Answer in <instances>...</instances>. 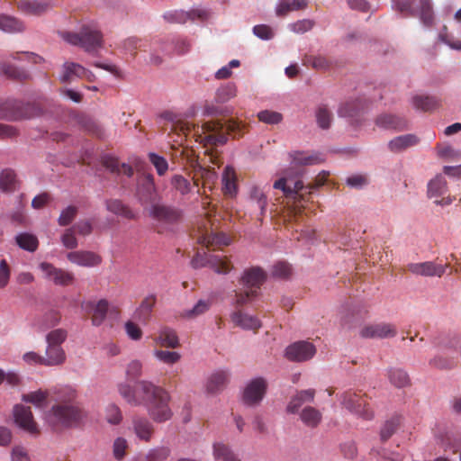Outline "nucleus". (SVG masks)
<instances>
[{
  "label": "nucleus",
  "instance_id": "nucleus-37",
  "mask_svg": "<svg viewBox=\"0 0 461 461\" xmlns=\"http://www.w3.org/2000/svg\"><path fill=\"white\" fill-rule=\"evenodd\" d=\"M300 418L307 427L315 428L321 423L322 415L316 408L307 406L301 411Z\"/></svg>",
  "mask_w": 461,
  "mask_h": 461
},
{
  "label": "nucleus",
  "instance_id": "nucleus-59",
  "mask_svg": "<svg viewBox=\"0 0 461 461\" xmlns=\"http://www.w3.org/2000/svg\"><path fill=\"white\" fill-rule=\"evenodd\" d=\"M2 72L7 77L17 80H24L28 77L26 71L18 69L17 68L6 63L2 65Z\"/></svg>",
  "mask_w": 461,
  "mask_h": 461
},
{
  "label": "nucleus",
  "instance_id": "nucleus-21",
  "mask_svg": "<svg viewBox=\"0 0 461 461\" xmlns=\"http://www.w3.org/2000/svg\"><path fill=\"white\" fill-rule=\"evenodd\" d=\"M198 242L208 249H216L230 243V239L222 232L204 231L197 238Z\"/></svg>",
  "mask_w": 461,
  "mask_h": 461
},
{
  "label": "nucleus",
  "instance_id": "nucleus-4",
  "mask_svg": "<svg viewBox=\"0 0 461 461\" xmlns=\"http://www.w3.org/2000/svg\"><path fill=\"white\" fill-rule=\"evenodd\" d=\"M329 176L328 172L320 173L313 183L309 184L307 186L303 185L301 180H294L290 177L284 176L275 181L273 187L280 189L285 197L288 200L287 204L290 208L291 214L295 221H299L304 203L308 202L312 192L323 185Z\"/></svg>",
  "mask_w": 461,
  "mask_h": 461
},
{
  "label": "nucleus",
  "instance_id": "nucleus-49",
  "mask_svg": "<svg viewBox=\"0 0 461 461\" xmlns=\"http://www.w3.org/2000/svg\"><path fill=\"white\" fill-rule=\"evenodd\" d=\"M234 298L232 302V305L236 308L241 307L247 304L249 301L256 298L258 293L256 290H246L244 292L241 291H234Z\"/></svg>",
  "mask_w": 461,
  "mask_h": 461
},
{
  "label": "nucleus",
  "instance_id": "nucleus-58",
  "mask_svg": "<svg viewBox=\"0 0 461 461\" xmlns=\"http://www.w3.org/2000/svg\"><path fill=\"white\" fill-rule=\"evenodd\" d=\"M171 185L183 195L188 194L191 190L190 182L181 175L172 176Z\"/></svg>",
  "mask_w": 461,
  "mask_h": 461
},
{
  "label": "nucleus",
  "instance_id": "nucleus-2",
  "mask_svg": "<svg viewBox=\"0 0 461 461\" xmlns=\"http://www.w3.org/2000/svg\"><path fill=\"white\" fill-rule=\"evenodd\" d=\"M161 117L171 122V131L184 135L193 132L194 136L196 137V140L203 143L205 146L225 144L228 135L235 131L239 127L234 122L222 123L219 121L206 122L202 126H198L189 122L176 120V116L169 112L164 113Z\"/></svg>",
  "mask_w": 461,
  "mask_h": 461
},
{
  "label": "nucleus",
  "instance_id": "nucleus-20",
  "mask_svg": "<svg viewBox=\"0 0 461 461\" xmlns=\"http://www.w3.org/2000/svg\"><path fill=\"white\" fill-rule=\"evenodd\" d=\"M67 258L72 264L84 267H97L102 263V258L98 254L87 250L71 251L67 254Z\"/></svg>",
  "mask_w": 461,
  "mask_h": 461
},
{
  "label": "nucleus",
  "instance_id": "nucleus-25",
  "mask_svg": "<svg viewBox=\"0 0 461 461\" xmlns=\"http://www.w3.org/2000/svg\"><path fill=\"white\" fill-rule=\"evenodd\" d=\"M87 307L92 312V324L94 326H100L104 321L108 312V301L105 299H101L97 302H88Z\"/></svg>",
  "mask_w": 461,
  "mask_h": 461
},
{
  "label": "nucleus",
  "instance_id": "nucleus-45",
  "mask_svg": "<svg viewBox=\"0 0 461 461\" xmlns=\"http://www.w3.org/2000/svg\"><path fill=\"white\" fill-rule=\"evenodd\" d=\"M213 456L217 461H240L230 448L223 443L213 445Z\"/></svg>",
  "mask_w": 461,
  "mask_h": 461
},
{
  "label": "nucleus",
  "instance_id": "nucleus-9",
  "mask_svg": "<svg viewBox=\"0 0 461 461\" xmlns=\"http://www.w3.org/2000/svg\"><path fill=\"white\" fill-rule=\"evenodd\" d=\"M191 264L194 268H200L210 265L213 270L218 274H228L233 267L230 260L227 257H221L215 255H207L197 252L193 258Z\"/></svg>",
  "mask_w": 461,
  "mask_h": 461
},
{
  "label": "nucleus",
  "instance_id": "nucleus-24",
  "mask_svg": "<svg viewBox=\"0 0 461 461\" xmlns=\"http://www.w3.org/2000/svg\"><path fill=\"white\" fill-rule=\"evenodd\" d=\"M376 126L386 130L402 131L407 128V121L401 116L391 113H382L375 119Z\"/></svg>",
  "mask_w": 461,
  "mask_h": 461
},
{
  "label": "nucleus",
  "instance_id": "nucleus-17",
  "mask_svg": "<svg viewBox=\"0 0 461 461\" xmlns=\"http://www.w3.org/2000/svg\"><path fill=\"white\" fill-rule=\"evenodd\" d=\"M131 428L136 438L144 443H149L155 434L154 425L144 416H133L131 419Z\"/></svg>",
  "mask_w": 461,
  "mask_h": 461
},
{
  "label": "nucleus",
  "instance_id": "nucleus-12",
  "mask_svg": "<svg viewBox=\"0 0 461 461\" xmlns=\"http://www.w3.org/2000/svg\"><path fill=\"white\" fill-rule=\"evenodd\" d=\"M267 381L262 377H257L248 383L244 388L242 400L245 404L254 406L258 404L266 394Z\"/></svg>",
  "mask_w": 461,
  "mask_h": 461
},
{
  "label": "nucleus",
  "instance_id": "nucleus-61",
  "mask_svg": "<svg viewBox=\"0 0 461 461\" xmlns=\"http://www.w3.org/2000/svg\"><path fill=\"white\" fill-rule=\"evenodd\" d=\"M258 118L267 124H277L283 120V115L277 112L265 110L258 113Z\"/></svg>",
  "mask_w": 461,
  "mask_h": 461
},
{
  "label": "nucleus",
  "instance_id": "nucleus-35",
  "mask_svg": "<svg viewBox=\"0 0 461 461\" xmlns=\"http://www.w3.org/2000/svg\"><path fill=\"white\" fill-rule=\"evenodd\" d=\"M85 68L80 64L74 62H65L60 80L63 83H70L75 77H84Z\"/></svg>",
  "mask_w": 461,
  "mask_h": 461
},
{
  "label": "nucleus",
  "instance_id": "nucleus-14",
  "mask_svg": "<svg viewBox=\"0 0 461 461\" xmlns=\"http://www.w3.org/2000/svg\"><path fill=\"white\" fill-rule=\"evenodd\" d=\"M449 267V264H438L435 261H426L421 263H411L407 266V269L414 274L422 276H438L440 277Z\"/></svg>",
  "mask_w": 461,
  "mask_h": 461
},
{
  "label": "nucleus",
  "instance_id": "nucleus-43",
  "mask_svg": "<svg viewBox=\"0 0 461 461\" xmlns=\"http://www.w3.org/2000/svg\"><path fill=\"white\" fill-rule=\"evenodd\" d=\"M364 107L365 104L361 100L356 99L342 104L338 110V113L342 117H353Z\"/></svg>",
  "mask_w": 461,
  "mask_h": 461
},
{
  "label": "nucleus",
  "instance_id": "nucleus-13",
  "mask_svg": "<svg viewBox=\"0 0 461 461\" xmlns=\"http://www.w3.org/2000/svg\"><path fill=\"white\" fill-rule=\"evenodd\" d=\"M39 268L44 274V277L53 282L56 285L67 286L74 282V275L71 272L58 268L48 262H41Z\"/></svg>",
  "mask_w": 461,
  "mask_h": 461
},
{
  "label": "nucleus",
  "instance_id": "nucleus-42",
  "mask_svg": "<svg viewBox=\"0 0 461 461\" xmlns=\"http://www.w3.org/2000/svg\"><path fill=\"white\" fill-rule=\"evenodd\" d=\"M16 244L23 249L34 252L39 246V240L33 234L23 232L15 237Z\"/></svg>",
  "mask_w": 461,
  "mask_h": 461
},
{
  "label": "nucleus",
  "instance_id": "nucleus-5",
  "mask_svg": "<svg viewBox=\"0 0 461 461\" xmlns=\"http://www.w3.org/2000/svg\"><path fill=\"white\" fill-rule=\"evenodd\" d=\"M60 36L67 42L80 46L87 52L95 51L103 45V34L93 26H84L79 32H62Z\"/></svg>",
  "mask_w": 461,
  "mask_h": 461
},
{
  "label": "nucleus",
  "instance_id": "nucleus-44",
  "mask_svg": "<svg viewBox=\"0 0 461 461\" xmlns=\"http://www.w3.org/2000/svg\"><path fill=\"white\" fill-rule=\"evenodd\" d=\"M106 208L111 212L122 216L127 219L134 218L132 211L122 203V201L117 199H111L106 202Z\"/></svg>",
  "mask_w": 461,
  "mask_h": 461
},
{
  "label": "nucleus",
  "instance_id": "nucleus-31",
  "mask_svg": "<svg viewBox=\"0 0 461 461\" xmlns=\"http://www.w3.org/2000/svg\"><path fill=\"white\" fill-rule=\"evenodd\" d=\"M419 139L413 134H406L393 139L388 143V148L393 152H400L407 148L416 145Z\"/></svg>",
  "mask_w": 461,
  "mask_h": 461
},
{
  "label": "nucleus",
  "instance_id": "nucleus-15",
  "mask_svg": "<svg viewBox=\"0 0 461 461\" xmlns=\"http://www.w3.org/2000/svg\"><path fill=\"white\" fill-rule=\"evenodd\" d=\"M266 279L267 273L263 268L251 267L243 271L239 283L248 290H256L258 292Z\"/></svg>",
  "mask_w": 461,
  "mask_h": 461
},
{
  "label": "nucleus",
  "instance_id": "nucleus-30",
  "mask_svg": "<svg viewBox=\"0 0 461 461\" xmlns=\"http://www.w3.org/2000/svg\"><path fill=\"white\" fill-rule=\"evenodd\" d=\"M157 297L155 294H149L141 301L140 306L135 312L136 318L143 322L149 320L152 310L156 304Z\"/></svg>",
  "mask_w": 461,
  "mask_h": 461
},
{
  "label": "nucleus",
  "instance_id": "nucleus-19",
  "mask_svg": "<svg viewBox=\"0 0 461 461\" xmlns=\"http://www.w3.org/2000/svg\"><path fill=\"white\" fill-rule=\"evenodd\" d=\"M397 334L396 327L392 323L380 322L375 324H371L364 327L360 335L363 338L368 339H384V338H393Z\"/></svg>",
  "mask_w": 461,
  "mask_h": 461
},
{
  "label": "nucleus",
  "instance_id": "nucleus-56",
  "mask_svg": "<svg viewBox=\"0 0 461 461\" xmlns=\"http://www.w3.org/2000/svg\"><path fill=\"white\" fill-rule=\"evenodd\" d=\"M237 89L233 83H228L220 87L216 92V99L220 103H225L236 95Z\"/></svg>",
  "mask_w": 461,
  "mask_h": 461
},
{
  "label": "nucleus",
  "instance_id": "nucleus-62",
  "mask_svg": "<svg viewBox=\"0 0 461 461\" xmlns=\"http://www.w3.org/2000/svg\"><path fill=\"white\" fill-rule=\"evenodd\" d=\"M48 394L41 390L31 392L23 394L22 400L26 402H31L34 405L41 406L47 399Z\"/></svg>",
  "mask_w": 461,
  "mask_h": 461
},
{
  "label": "nucleus",
  "instance_id": "nucleus-54",
  "mask_svg": "<svg viewBox=\"0 0 461 461\" xmlns=\"http://www.w3.org/2000/svg\"><path fill=\"white\" fill-rule=\"evenodd\" d=\"M68 332L63 329H56L49 332L46 336L47 345L61 347L66 340Z\"/></svg>",
  "mask_w": 461,
  "mask_h": 461
},
{
  "label": "nucleus",
  "instance_id": "nucleus-22",
  "mask_svg": "<svg viewBox=\"0 0 461 461\" xmlns=\"http://www.w3.org/2000/svg\"><path fill=\"white\" fill-rule=\"evenodd\" d=\"M137 195L142 204L152 203L156 200V188L151 175L143 177L138 186Z\"/></svg>",
  "mask_w": 461,
  "mask_h": 461
},
{
  "label": "nucleus",
  "instance_id": "nucleus-32",
  "mask_svg": "<svg viewBox=\"0 0 461 461\" xmlns=\"http://www.w3.org/2000/svg\"><path fill=\"white\" fill-rule=\"evenodd\" d=\"M102 164L113 173L123 174L128 176H131L133 174V169L130 165L125 163L120 164L119 160L113 157L104 156L102 159Z\"/></svg>",
  "mask_w": 461,
  "mask_h": 461
},
{
  "label": "nucleus",
  "instance_id": "nucleus-46",
  "mask_svg": "<svg viewBox=\"0 0 461 461\" xmlns=\"http://www.w3.org/2000/svg\"><path fill=\"white\" fill-rule=\"evenodd\" d=\"M211 305L209 300H199L192 309L182 312L181 316L185 319H194L209 311Z\"/></svg>",
  "mask_w": 461,
  "mask_h": 461
},
{
  "label": "nucleus",
  "instance_id": "nucleus-10",
  "mask_svg": "<svg viewBox=\"0 0 461 461\" xmlns=\"http://www.w3.org/2000/svg\"><path fill=\"white\" fill-rule=\"evenodd\" d=\"M149 215L161 226H171L182 220V211L176 207L154 203L149 210Z\"/></svg>",
  "mask_w": 461,
  "mask_h": 461
},
{
  "label": "nucleus",
  "instance_id": "nucleus-47",
  "mask_svg": "<svg viewBox=\"0 0 461 461\" xmlns=\"http://www.w3.org/2000/svg\"><path fill=\"white\" fill-rule=\"evenodd\" d=\"M222 184L225 194H233L236 191V173L233 167H226L222 174Z\"/></svg>",
  "mask_w": 461,
  "mask_h": 461
},
{
  "label": "nucleus",
  "instance_id": "nucleus-1",
  "mask_svg": "<svg viewBox=\"0 0 461 461\" xmlns=\"http://www.w3.org/2000/svg\"><path fill=\"white\" fill-rule=\"evenodd\" d=\"M118 391L129 404L144 405L151 420L157 423L166 422L173 417V411L169 406L170 395L161 386L141 380L134 387L122 383L118 385Z\"/></svg>",
  "mask_w": 461,
  "mask_h": 461
},
{
  "label": "nucleus",
  "instance_id": "nucleus-27",
  "mask_svg": "<svg viewBox=\"0 0 461 461\" xmlns=\"http://www.w3.org/2000/svg\"><path fill=\"white\" fill-rule=\"evenodd\" d=\"M315 397L314 389H307L298 391L294 396L292 397L287 405V411L296 413L300 407L305 402H312Z\"/></svg>",
  "mask_w": 461,
  "mask_h": 461
},
{
  "label": "nucleus",
  "instance_id": "nucleus-29",
  "mask_svg": "<svg viewBox=\"0 0 461 461\" xmlns=\"http://www.w3.org/2000/svg\"><path fill=\"white\" fill-rule=\"evenodd\" d=\"M154 340L160 347L176 348L180 345L176 332L168 327L162 328Z\"/></svg>",
  "mask_w": 461,
  "mask_h": 461
},
{
  "label": "nucleus",
  "instance_id": "nucleus-55",
  "mask_svg": "<svg viewBox=\"0 0 461 461\" xmlns=\"http://www.w3.org/2000/svg\"><path fill=\"white\" fill-rule=\"evenodd\" d=\"M429 365L439 369L451 368L455 365V357L439 354L429 361Z\"/></svg>",
  "mask_w": 461,
  "mask_h": 461
},
{
  "label": "nucleus",
  "instance_id": "nucleus-41",
  "mask_svg": "<svg viewBox=\"0 0 461 461\" xmlns=\"http://www.w3.org/2000/svg\"><path fill=\"white\" fill-rule=\"evenodd\" d=\"M412 104L416 109L423 112H429L438 107L439 101L433 96L415 95L412 98Z\"/></svg>",
  "mask_w": 461,
  "mask_h": 461
},
{
  "label": "nucleus",
  "instance_id": "nucleus-39",
  "mask_svg": "<svg viewBox=\"0 0 461 461\" xmlns=\"http://www.w3.org/2000/svg\"><path fill=\"white\" fill-rule=\"evenodd\" d=\"M18 180L15 172L11 168L2 170L0 174V189L13 192L17 188Z\"/></svg>",
  "mask_w": 461,
  "mask_h": 461
},
{
  "label": "nucleus",
  "instance_id": "nucleus-6",
  "mask_svg": "<svg viewBox=\"0 0 461 461\" xmlns=\"http://www.w3.org/2000/svg\"><path fill=\"white\" fill-rule=\"evenodd\" d=\"M40 113V108L34 104H24L14 99L0 100V120L19 121L31 119Z\"/></svg>",
  "mask_w": 461,
  "mask_h": 461
},
{
  "label": "nucleus",
  "instance_id": "nucleus-52",
  "mask_svg": "<svg viewBox=\"0 0 461 461\" xmlns=\"http://www.w3.org/2000/svg\"><path fill=\"white\" fill-rule=\"evenodd\" d=\"M316 120L321 129H329L332 121V113L326 105H321L316 111Z\"/></svg>",
  "mask_w": 461,
  "mask_h": 461
},
{
  "label": "nucleus",
  "instance_id": "nucleus-36",
  "mask_svg": "<svg viewBox=\"0 0 461 461\" xmlns=\"http://www.w3.org/2000/svg\"><path fill=\"white\" fill-rule=\"evenodd\" d=\"M0 30L5 32H22L25 30L24 23L13 16L0 14Z\"/></svg>",
  "mask_w": 461,
  "mask_h": 461
},
{
  "label": "nucleus",
  "instance_id": "nucleus-18",
  "mask_svg": "<svg viewBox=\"0 0 461 461\" xmlns=\"http://www.w3.org/2000/svg\"><path fill=\"white\" fill-rule=\"evenodd\" d=\"M17 6L26 15L41 16L51 10L54 3L52 0H20Z\"/></svg>",
  "mask_w": 461,
  "mask_h": 461
},
{
  "label": "nucleus",
  "instance_id": "nucleus-48",
  "mask_svg": "<svg viewBox=\"0 0 461 461\" xmlns=\"http://www.w3.org/2000/svg\"><path fill=\"white\" fill-rule=\"evenodd\" d=\"M390 382L396 387L402 388L409 384L410 379L405 371L398 368H391L388 371Z\"/></svg>",
  "mask_w": 461,
  "mask_h": 461
},
{
  "label": "nucleus",
  "instance_id": "nucleus-51",
  "mask_svg": "<svg viewBox=\"0 0 461 461\" xmlns=\"http://www.w3.org/2000/svg\"><path fill=\"white\" fill-rule=\"evenodd\" d=\"M121 409L113 403H110L105 408V420L111 425H119L122 420Z\"/></svg>",
  "mask_w": 461,
  "mask_h": 461
},
{
  "label": "nucleus",
  "instance_id": "nucleus-40",
  "mask_svg": "<svg viewBox=\"0 0 461 461\" xmlns=\"http://www.w3.org/2000/svg\"><path fill=\"white\" fill-rule=\"evenodd\" d=\"M400 420L401 418L399 416H393L384 422L379 431L382 442L387 441L396 432L400 426Z\"/></svg>",
  "mask_w": 461,
  "mask_h": 461
},
{
  "label": "nucleus",
  "instance_id": "nucleus-63",
  "mask_svg": "<svg viewBox=\"0 0 461 461\" xmlns=\"http://www.w3.org/2000/svg\"><path fill=\"white\" fill-rule=\"evenodd\" d=\"M77 214V208L76 206L70 205L64 209L59 219L58 222L60 226H67L70 224L73 220L76 218Z\"/></svg>",
  "mask_w": 461,
  "mask_h": 461
},
{
  "label": "nucleus",
  "instance_id": "nucleus-7",
  "mask_svg": "<svg viewBox=\"0 0 461 461\" xmlns=\"http://www.w3.org/2000/svg\"><path fill=\"white\" fill-rule=\"evenodd\" d=\"M399 12L406 15H419L425 26H431L434 15L430 0H393Z\"/></svg>",
  "mask_w": 461,
  "mask_h": 461
},
{
  "label": "nucleus",
  "instance_id": "nucleus-16",
  "mask_svg": "<svg viewBox=\"0 0 461 461\" xmlns=\"http://www.w3.org/2000/svg\"><path fill=\"white\" fill-rule=\"evenodd\" d=\"M14 418L15 423L23 429L33 435L39 434L40 430L37 423L33 420L30 407L16 404L14 407Z\"/></svg>",
  "mask_w": 461,
  "mask_h": 461
},
{
  "label": "nucleus",
  "instance_id": "nucleus-57",
  "mask_svg": "<svg viewBox=\"0 0 461 461\" xmlns=\"http://www.w3.org/2000/svg\"><path fill=\"white\" fill-rule=\"evenodd\" d=\"M163 19L168 23H185L188 21V14L183 10H170L163 14Z\"/></svg>",
  "mask_w": 461,
  "mask_h": 461
},
{
  "label": "nucleus",
  "instance_id": "nucleus-33",
  "mask_svg": "<svg viewBox=\"0 0 461 461\" xmlns=\"http://www.w3.org/2000/svg\"><path fill=\"white\" fill-rule=\"evenodd\" d=\"M308 3L309 0H282L276 8V15L285 16L290 12L305 9Z\"/></svg>",
  "mask_w": 461,
  "mask_h": 461
},
{
  "label": "nucleus",
  "instance_id": "nucleus-8",
  "mask_svg": "<svg viewBox=\"0 0 461 461\" xmlns=\"http://www.w3.org/2000/svg\"><path fill=\"white\" fill-rule=\"evenodd\" d=\"M340 398L342 405L350 412L366 420L374 418V411L370 407L366 394L347 391Z\"/></svg>",
  "mask_w": 461,
  "mask_h": 461
},
{
  "label": "nucleus",
  "instance_id": "nucleus-26",
  "mask_svg": "<svg viewBox=\"0 0 461 461\" xmlns=\"http://www.w3.org/2000/svg\"><path fill=\"white\" fill-rule=\"evenodd\" d=\"M229 377V373L223 370H219L212 374L206 383L207 392L210 393H220L226 387Z\"/></svg>",
  "mask_w": 461,
  "mask_h": 461
},
{
  "label": "nucleus",
  "instance_id": "nucleus-34",
  "mask_svg": "<svg viewBox=\"0 0 461 461\" xmlns=\"http://www.w3.org/2000/svg\"><path fill=\"white\" fill-rule=\"evenodd\" d=\"M290 158L295 166L315 165L323 161L319 154H309L303 151H294L290 154Z\"/></svg>",
  "mask_w": 461,
  "mask_h": 461
},
{
  "label": "nucleus",
  "instance_id": "nucleus-23",
  "mask_svg": "<svg viewBox=\"0 0 461 461\" xmlns=\"http://www.w3.org/2000/svg\"><path fill=\"white\" fill-rule=\"evenodd\" d=\"M231 321L243 330L257 331L261 327V321L254 316L249 315L240 310H236L230 314Z\"/></svg>",
  "mask_w": 461,
  "mask_h": 461
},
{
  "label": "nucleus",
  "instance_id": "nucleus-60",
  "mask_svg": "<svg viewBox=\"0 0 461 461\" xmlns=\"http://www.w3.org/2000/svg\"><path fill=\"white\" fill-rule=\"evenodd\" d=\"M154 355L158 360L168 365H173L181 358L180 354L176 351L156 350Z\"/></svg>",
  "mask_w": 461,
  "mask_h": 461
},
{
  "label": "nucleus",
  "instance_id": "nucleus-3",
  "mask_svg": "<svg viewBox=\"0 0 461 461\" xmlns=\"http://www.w3.org/2000/svg\"><path fill=\"white\" fill-rule=\"evenodd\" d=\"M86 412L77 401V393L72 388L61 389L46 415L49 425L55 430L78 426Z\"/></svg>",
  "mask_w": 461,
  "mask_h": 461
},
{
  "label": "nucleus",
  "instance_id": "nucleus-28",
  "mask_svg": "<svg viewBox=\"0 0 461 461\" xmlns=\"http://www.w3.org/2000/svg\"><path fill=\"white\" fill-rule=\"evenodd\" d=\"M43 360L45 366H60L66 361V353L62 347L47 345Z\"/></svg>",
  "mask_w": 461,
  "mask_h": 461
},
{
  "label": "nucleus",
  "instance_id": "nucleus-38",
  "mask_svg": "<svg viewBox=\"0 0 461 461\" xmlns=\"http://www.w3.org/2000/svg\"><path fill=\"white\" fill-rule=\"evenodd\" d=\"M447 191V181L441 175L436 176L428 184L429 197H439Z\"/></svg>",
  "mask_w": 461,
  "mask_h": 461
},
{
  "label": "nucleus",
  "instance_id": "nucleus-11",
  "mask_svg": "<svg viewBox=\"0 0 461 461\" xmlns=\"http://www.w3.org/2000/svg\"><path fill=\"white\" fill-rule=\"evenodd\" d=\"M316 354L315 346L309 341H296L285 348V357L293 362L310 360Z\"/></svg>",
  "mask_w": 461,
  "mask_h": 461
},
{
  "label": "nucleus",
  "instance_id": "nucleus-53",
  "mask_svg": "<svg viewBox=\"0 0 461 461\" xmlns=\"http://www.w3.org/2000/svg\"><path fill=\"white\" fill-rule=\"evenodd\" d=\"M170 449L167 447H157L148 451L145 461H165L170 455Z\"/></svg>",
  "mask_w": 461,
  "mask_h": 461
},
{
  "label": "nucleus",
  "instance_id": "nucleus-64",
  "mask_svg": "<svg viewBox=\"0 0 461 461\" xmlns=\"http://www.w3.org/2000/svg\"><path fill=\"white\" fill-rule=\"evenodd\" d=\"M292 275V267L286 262H277L273 266L272 276L277 278H288Z\"/></svg>",
  "mask_w": 461,
  "mask_h": 461
},
{
  "label": "nucleus",
  "instance_id": "nucleus-50",
  "mask_svg": "<svg viewBox=\"0 0 461 461\" xmlns=\"http://www.w3.org/2000/svg\"><path fill=\"white\" fill-rule=\"evenodd\" d=\"M303 64L311 66L317 70H326L330 67V61L323 56H307L303 59Z\"/></svg>",
  "mask_w": 461,
  "mask_h": 461
}]
</instances>
